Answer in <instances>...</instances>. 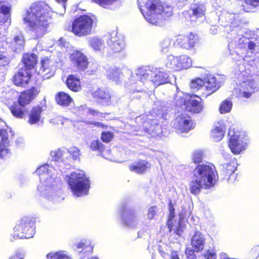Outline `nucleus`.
Returning a JSON list of instances; mask_svg holds the SVG:
<instances>
[{"label": "nucleus", "mask_w": 259, "mask_h": 259, "mask_svg": "<svg viewBox=\"0 0 259 259\" xmlns=\"http://www.w3.org/2000/svg\"><path fill=\"white\" fill-rule=\"evenodd\" d=\"M36 172L39 177L40 184L37 193L47 200L55 203L64 199L61 190V180L57 177L58 171L53 164H46L38 167Z\"/></svg>", "instance_id": "f257e3e1"}, {"label": "nucleus", "mask_w": 259, "mask_h": 259, "mask_svg": "<svg viewBox=\"0 0 259 259\" xmlns=\"http://www.w3.org/2000/svg\"><path fill=\"white\" fill-rule=\"evenodd\" d=\"M52 14L50 6L42 2L32 4L22 15L24 23L37 37L44 35L47 31Z\"/></svg>", "instance_id": "f03ea898"}, {"label": "nucleus", "mask_w": 259, "mask_h": 259, "mask_svg": "<svg viewBox=\"0 0 259 259\" xmlns=\"http://www.w3.org/2000/svg\"><path fill=\"white\" fill-rule=\"evenodd\" d=\"M218 179V174L213 164H199L193 170L189 186L190 191L194 195H197L203 189L212 188Z\"/></svg>", "instance_id": "7ed1b4c3"}, {"label": "nucleus", "mask_w": 259, "mask_h": 259, "mask_svg": "<svg viewBox=\"0 0 259 259\" xmlns=\"http://www.w3.org/2000/svg\"><path fill=\"white\" fill-rule=\"evenodd\" d=\"M138 4L146 20L153 25H160L162 20L172 13L171 7L159 0H138Z\"/></svg>", "instance_id": "20e7f679"}, {"label": "nucleus", "mask_w": 259, "mask_h": 259, "mask_svg": "<svg viewBox=\"0 0 259 259\" xmlns=\"http://www.w3.org/2000/svg\"><path fill=\"white\" fill-rule=\"evenodd\" d=\"M238 71L236 74L238 82L235 88L236 93L240 97L248 98L254 92L259 91V75L251 74V69L247 67L245 59L238 62Z\"/></svg>", "instance_id": "39448f33"}, {"label": "nucleus", "mask_w": 259, "mask_h": 259, "mask_svg": "<svg viewBox=\"0 0 259 259\" xmlns=\"http://www.w3.org/2000/svg\"><path fill=\"white\" fill-rule=\"evenodd\" d=\"M66 177L73 195L81 197L88 194L90 181L83 170H75L67 175Z\"/></svg>", "instance_id": "423d86ee"}, {"label": "nucleus", "mask_w": 259, "mask_h": 259, "mask_svg": "<svg viewBox=\"0 0 259 259\" xmlns=\"http://www.w3.org/2000/svg\"><path fill=\"white\" fill-rule=\"evenodd\" d=\"M136 76L137 83L149 79L155 85L158 86L169 81L168 73L157 68L150 70L145 67L139 68L136 70Z\"/></svg>", "instance_id": "0eeeda50"}, {"label": "nucleus", "mask_w": 259, "mask_h": 259, "mask_svg": "<svg viewBox=\"0 0 259 259\" xmlns=\"http://www.w3.org/2000/svg\"><path fill=\"white\" fill-rule=\"evenodd\" d=\"M191 214L190 206L187 204H183L179 210V219L177 221L175 219V208L169 204V214L167 221V226L170 231L174 230L178 235H181L186 228L184 220Z\"/></svg>", "instance_id": "6e6552de"}, {"label": "nucleus", "mask_w": 259, "mask_h": 259, "mask_svg": "<svg viewBox=\"0 0 259 259\" xmlns=\"http://www.w3.org/2000/svg\"><path fill=\"white\" fill-rule=\"evenodd\" d=\"M39 93L34 88L22 93L19 98V103L11 108L12 114L16 117L23 118L27 112L25 105L29 104Z\"/></svg>", "instance_id": "1a4fd4ad"}, {"label": "nucleus", "mask_w": 259, "mask_h": 259, "mask_svg": "<svg viewBox=\"0 0 259 259\" xmlns=\"http://www.w3.org/2000/svg\"><path fill=\"white\" fill-rule=\"evenodd\" d=\"M228 136L230 137L229 147L232 153L238 154L246 149L248 139L245 132L230 128Z\"/></svg>", "instance_id": "9d476101"}, {"label": "nucleus", "mask_w": 259, "mask_h": 259, "mask_svg": "<svg viewBox=\"0 0 259 259\" xmlns=\"http://www.w3.org/2000/svg\"><path fill=\"white\" fill-rule=\"evenodd\" d=\"M93 25V18L88 15H81L72 23L70 31L75 36L83 37L90 35Z\"/></svg>", "instance_id": "9b49d317"}, {"label": "nucleus", "mask_w": 259, "mask_h": 259, "mask_svg": "<svg viewBox=\"0 0 259 259\" xmlns=\"http://www.w3.org/2000/svg\"><path fill=\"white\" fill-rule=\"evenodd\" d=\"M35 234L34 223L28 218L22 219L14 228L13 236L14 239H29Z\"/></svg>", "instance_id": "f8f14e48"}, {"label": "nucleus", "mask_w": 259, "mask_h": 259, "mask_svg": "<svg viewBox=\"0 0 259 259\" xmlns=\"http://www.w3.org/2000/svg\"><path fill=\"white\" fill-rule=\"evenodd\" d=\"M153 114H157V118L163 116L161 113L157 114L154 110H153L151 115L147 116L143 115L136 118L137 122L141 121L143 129L153 136L158 135L161 132V126L157 122V119L155 120L152 118Z\"/></svg>", "instance_id": "ddd939ff"}, {"label": "nucleus", "mask_w": 259, "mask_h": 259, "mask_svg": "<svg viewBox=\"0 0 259 259\" xmlns=\"http://www.w3.org/2000/svg\"><path fill=\"white\" fill-rule=\"evenodd\" d=\"M108 77L115 82L121 81L123 77H129V81L131 84L137 83V77L133 75L131 70L127 68L120 69L115 67L109 68L107 71Z\"/></svg>", "instance_id": "4468645a"}, {"label": "nucleus", "mask_w": 259, "mask_h": 259, "mask_svg": "<svg viewBox=\"0 0 259 259\" xmlns=\"http://www.w3.org/2000/svg\"><path fill=\"white\" fill-rule=\"evenodd\" d=\"M172 125L179 133H187L193 128L190 117L185 114L178 116L172 122Z\"/></svg>", "instance_id": "2eb2a0df"}, {"label": "nucleus", "mask_w": 259, "mask_h": 259, "mask_svg": "<svg viewBox=\"0 0 259 259\" xmlns=\"http://www.w3.org/2000/svg\"><path fill=\"white\" fill-rule=\"evenodd\" d=\"M197 41V36L193 33L190 32L186 34L178 35L175 43L183 49L190 50L194 48Z\"/></svg>", "instance_id": "dca6fc26"}, {"label": "nucleus", "mask_w": 259, "mask_h": 259, "mask_svg": "<svg viewBox=\"0 0 259 259\" xmlns=\"http://www.w3.org/2000/svg\"><path fill=\"white\" fill-rule=\"evenodd\" d=\"M219 79L212 75H208L204 77V95L206 97L219 89L221 87Z\"/></svg>", "instance_id": "f3484780"}, {"label": "nucleus", "mask_w": 259, "mask_h": 259, "mask_svg": "<svg viewBox=\"0 0 259 259\" xmlns=\"http://www.w3.org/2000/svg\"><path fill=\"white\" fill-rule=\"evenodd\" d=\"M38 74L41 75L44 79H49L52 76L55 71L54 62L46 58L41 61L39 68L36 70Z\"/></svg>", "instance_id": "a211bd4d"}, {"label": "nucleus", "mask_w": 259, "mask_h": 259, "mask_svg": "<svg viewBox=\"0 0 259 259\" xmlns=\"http://www.w3.org/2000/svg\"><path fill=\"white\" fill-rule=\"evenodd\" d=\"M70 59L72 64L78 70H84L87 68L88 59L87 57L80 51L73 52Z\"/></svg>", "instance_id": "6ab92c4d"}, {"label": "nucleus", "mask_w": 259, "mask_h": 259, "mask_svg": "<svg viewBox=\"0 0 259 259\" xmlns=\"http://www.w3.org/2000/svg\"><path fill=\"white\" fill-rule=\"evenodd\" d=\"M110 37L107 44L113 52L118 53L124 49L125 45L122 36L117 35L116 32H112Z\"/></svg>", "instance_id": "aec40b11"}, {"label": "nucleus", "mask_w": 259, "mask_h": 259, "mask_svg": "<svg viewBox=\"0 0 259 259\" xmlns=\"http://www.w3.org/2000/svg\"><path fill=\"white\" fill-rule=\"evenodd\" d=\"M205 11L206 7L204 4L193 3L189 10V14H192L190 16L191 21L195 22L198 18H204Z\"/></svg>", "instance_id": "412c9836"}, {"label": "nucleus", "mask_w": 259, "mask_h": 259, "mask_svg": "<svg viewBox=\"0 0 259 259\" xmlns=\"http://www.w3.org/2000/svg\"><path fill=\"white\" fill-rule=\"evenodd\" d=\"M0 136H2L0 144V157L5 158L10 155L9 149L8 148L9 145L10 135L7 131L0 129Z\"/></svg>", "instance_id": "4be33fe9"}, {"label": "nucleus", "mask_w": 259, "mask_h": 259, "mask_svg": "<svg viewBox=\"0 0 259 259\" xmlns=\"http://www.w3.org/2000/svg\"><path fill=\"white\" fill-rule=\"evenodd\" d=\"M30 77V71L22 68L14 75L13 81L17 86H23L28 82Z\"/></svg>", "instance_id": "5701e85b"}, {"label": "nucleus", "mask_w": 259, "mask_h": 259, "mask_svg": "<svg viewBox=\"0 0 259 259\" xmlns=\"http://www.w3.org/2000/svg\"><path fill=\"white\" fill-rule=\"evenodd\" d=\"M93 98L103 105H108L112 103V97L109 93L102 89H98L92 94Z\"/></svg>", "instance_id": "b1692460"}, {"label": "nucleus", "mask_w": 259, "mask_h": 259, "mask_svg": "<svg viewBox=\"0 0 259 259\" xmlns=\"http://www.w3.org/2000/svg\"><path fill=\"white\" fill-rule=\"evenodd\" d=\"M125 210H123L122 217L124 225L130 228H136L140 223V219L139 215L135 212H130L126 217Z\"/></svg>", "instance_id": "393cba45"}, {"label": "nucleus", "mask_w": 259, "mask_h": 259, "mask_svg": "<svg viewBox=\"0 0 259 259\" xmlns=\"http://www.w3.org/2000/svg\"><path fill=\"white\" fill-rule=\"evenodd\" d=\"M205 242V236L199 231H196L191 238V245L196 252L202 250Z\"/></svg>", "instance_id": "a878e982"}, {"label": "nucleus", "mask_w": 259, "mask_h": 259, "mask_svg": "<svg viewBox=\"0 0 259 259\" xmlns=\"http://www.w3.org/2000/svg\"><path fill=\"white\" fill-rule=\"evenodd\" d=\"M79 255L81 258H84L91 254L93 250V246L90 240L81 241L77 244Z\"/></svg>", "instance_id": "bb28decb"}, {"label": "nucleus", "mask_w": 259, "mask_h": 259, "mask_svg": "<svg viewBox=\"0 0 259 259\" xmlns=\"http://www.w3.org/2000/svg\"><path fill=\"white\" fill-rule=\"evenodd\" d=\"M151 165L145 160L136 161L129 166L130 169L137 174H143L150 169Z\"/></svg>", "instance_id": "cd10ccee"}, {"label": "nucleus", "mask_w": 259, "mask_h": 259, "mask_svg": "<svg viewBox=\"0 0 259 259\" xmlns=\"http://www.w3.org/2000/svg\"><path fill=\"white\" fill-rule=\"evenodd\" d=\"M225 130V124L223 122H219L215 124L211 132V136L215 141H221L224 136Z\"/></svg>", "instance_id": "c85d7f7f"}, {"label": "nucleus", "mask_w": 259, "mask_h": 259, "mask_svg": "<svg viewBox=\"0 0 259 259\" xmlns=\"http://www.w3.org/2000/svg\"><path fill=\"white\" fill-rule=\"evenodd\" d=\"M37 56L34 53H27L23 55L22 62L24 65V69L29 71L34 68L37 62Z\"/></svg>", "instance_id": "c756f323"}, {"label": "nucleus", "mask_w": 259, "mask_h": 259, "mask_svg": "<svg viewBox=\"0 0 259 259\" xmlns=\"http://www.w3.org/2000/svg\"><path fill=\"white\" fill-rule=\"evenodd\" d=\"M10 7L5 5L4 0H0V25L9 21L10 24L11 19L9 14Z\"/></svg>", "instance_id": "7c9ffc66"}, {"label": "nucleus", "mask_w": 259, "mask_h": 259, "mask_svg": "<svg viewBox=\"0 0 259 259\" xmlns=\"http://www.w3.org/2000/svg\"><path fill=\"white\" fill-rule=\"evenodd\" d=\"M42 110L39 106L32 108L29 114L28 122L30 124H36L40 121Z\"/></svg>", "instance_id": "2f4dec72"}, {"label": "nucleus", "mask_w": 259, "mask_h": 259, "mask_svg": "<svg viewBox=\"0 0 259 259\" xmlns=\"http://www.w3.org/2000/svg\"><path fill=\"white\" fill-rule=\"evenodd\" d=\"M56 101L58 105L63 107H67L72 102L70 96L63 92H60L56 95Z\"/></svg>", "instance_id": "473e14b6"}, {"label": "nucleus", "mask_w": 259, "mask_h": 259, "mask_svg": "<svg viewBox=\"0 0 259 259\" xmlns=\"http://www.w3.org/2000/svg\"><path fill=\"white\" fill-rule=\"evenodd\" d=\"M88 44L96 52H101L104 48V42L100 37L95 36L89 39Z\"/></svg>", "instance_id": "72a5a7b5"}, {"label": "nucleus", "mask_w": 259, "mask_h": 259, "mask_svg": "<svg viewBox=\"0 0 259 259\" xmlns=\"http://www.w3.org/2000/svg\"><path fill=\"white\" fill-rule=\"evenodd\" d=\"M66 84L68 88L74 92H78L81 90L80 81L79 78L73 75L68 76Z\"/></svg>", "instance_id": "f704fd0d"}, {"label": "nucleus", "mask_w": 259, "mask_h": 259, "mask_svg": "<svg viewBox=\"0 0 259 259\" xmlns=\"http://www.w3.org/2000/svg\"><path fill=\"white\" fill-rule=\"evenodd\" d=\"M195 100L191 98L189 100V105L188 106V110L194 113H200L203 109V105L201 101V99Z\"/></svg>", "instance_id": "c9c22d12"}, {"label": "nucleus", "mask_w": 259, "mask_h": 259, "mask_svg": "<svg viewBox=\"0 0 259 259\" xmlns=\"http://www.w3.org/2000/svg\"><path fill=\"white\" fill-rule=\"evenodd\" d=\"M222 166L223 171L226 173L227 176H229V180L231 179V177H235V176L233 175L237 166V163L235 160H232L229 163H224Z\"/></svg>", "instance_id": "e433bc0d"}, {"label": "nucleus", "mask_w": 259, "mask_h": 259, "mask_svg": "<svg viewBox=\"0 0 259 259\" xmlns=\"http://www.w3.org/2000/svg\"><path fill=\"white\" fill-rule=\"evenodd\" d=\"M225 17L228 22L230 23V27H233L236 29L239 26L240 16L238 13H227Z\"/></svg>", "instance_id": "4c0bfd02"}, {"label": "nucleus", "mask_w": 259, "mask_h": 259, "mask_svg": "<svg viewBox=\"0 0 259 259\" xmlns=\"http://www.w3.org/2000/svg\"><path fill=\"white\" fill-rule=\"evenodd\" d=\"M12 48L15 51L22 50L24 46V40L21 34L16 35L12 41Z\"/></svg>", "instance_id": "58836bf2"}, {"label": "nucleus", "mask_w": 259, "mask_h": 259, "mask_svg": "<svg viewBox=\"0 0 259 259\" xmlns=\"http://www.w3.org/2000/svg\"><path fill=\"white\" fill-rule=\"evenodd\" d=\"M179 57H175L172 55L169 56L167 58V61L166 63V66L175 71H179Z\"/></svg>", "instance_id": "ea45409f"}, {"label": "nucleus", "mask_w": 259, "mask_h": 259, "mask_svg": "<svg viewBox=\"0 0 259 259\" xmlns=\"http://www.w3.org/2000/svg\"><path fill=\"white\" fill-rule=\"evenodd\" d=\"M233 103L231 99H227L223 101L219 107V111L221 114L230 112L232 108Z\"/></svg>", "instance_id": "a19ab883"}, {"label": "nucleus", "mask_w": 259, "mask_h": 259, "mask_svg": "<svg viewBox=\"0 0 259 259\" xmlns=\"http://www.w3.org/2000/svg\"><path fill=\"white\" fill-rule=\"evenodd\" d=\"M204 83V79H202L200 78H197L192 80L190 85L193 92L201 90L203 94V92H204V89H203Z\"/></svg>", "instance_id": "79ce46f5"}, {"label": "nucleus", "mask_w": 259, "mask_h": 259, "mask_svg": "<svg viewBox=\"0 0 259 259\" xmlns=\"http://www.w3.org/2000/svg\"><path fill=\"white\" fill-rule=\"evenodd\" d=\"M179 57L180 70L183 69H187L192 66L191 59L188 56L183 55Z\"/></svg>", "instance_id": "37998d69"}, {"label": "nucleus", "mask_w": 259, "mask_h": 259, "mask_svg": "<svg viewBox=\"0 0 259 259\" xmlns=\"http://www.w3.org/2000/svg\"><path fill=\"white\" fill-rule=\"evenodd\" d=\"M48 259H71L64 251L50 252L47 254Z\"/></svg>", "instance_id": "c03bdc74"}, {"label": "nucleus", "mask_w": 259, "mask_h": 259, "mask_svg": "<svg viewBox=\"0 0 259 259\" xmlns=\"http://www.w3.org/2000/svg\"><path fill=\"white\" fill-rule=\"evenodd\" d=\"M65 152L60 149L54 150L51 152L50 155L54 161V163H56L57 161H59L61 160L62 157L64 156Z\"/></svg>", "instance_id": "a18cd8bd"}, {"label": "nucleus", "mask_w": 259, "mask_h": 259, "mask_svg": "<svg viewBox=\"0 0 259 259\" xmlns=\"http://www.w3.org/2000/svg\"><path fill=\"white\" fill-rule=\"evenodd\" d=\"M118 0H93L96 4L104 8H109Z\"/></svg>", "instance_id": "49530a36"}, {"label": "nucleus", "mask_w": 259, "mask_h": 259, "mask_svg": "<svg viewBox=\"0 0 259 259\" xmlns=\"http://www.w3.org/2000/svg\"><path fill=\"white\" fill-rule=\"evenodd\" d=\"M90 148L93 151H98L101 152L103 151L104 149V146L102 144L101 142L98 140H97L92 142L90 144Z\"/></svg>", "instance_id": "de8ad7c7"}, {"label": "nucleus", "mask_w": 259, "mask_h": 259, "mask_svg": "<svg viewBox=\"0 0 259 259\" xmlns=\"http://www.w3.org/2000/svg\"><path fill=\"white\" fill-rule=\"evenodd\" d=\"M248 41V38L243 36L238 35L234 38V41L236 46H238L241 48H246V45Z\"/></svg>", "instance_id": "09e8293b"}, {"label": "nucleus", "mask_w": 259, "mask_h": 259, "mask_svg": "<svg viewBox=\"0 0 259 259\" xmlns=\"http://www.w3.org/2000/svg\"><path fill=\"white\" fill-rule=\"evenodd\" d=\"M68 153L71 156L72 158L74 160H76L79 159L80 155V150L78 148L75 147H71L68 149Z\"/></svg>", "instance_id": "8fccbe9b"}, {"label": "nucleus", "mask_w": 259, "mask_h": 259, "mask_svg": "<svg viewBox=\"0 0 259 259\" xmlns=\"http://www.w3.org/2000/svg\"><path fill=\"white\" fill-rule=\"evenodd\" d=\"M203 156V152L201 150H196L193 154V160L195 163L201 161Z\"/></svg>", "instance_id": "3c124183"}, {"label": "nucleus", "mask_w": 259, "mask_h": 259, "mask_svg": "<svg viewBox=\"0 0 259 259\" xmlns=\"http://www.w3.org/2000/svg\"><path fill=\"white\" fill-rule=\"evenodd\" d=\"M170 44L171 41L170 39H164L161 43V52L163 53L167 52Z\"/></svg>", "instance_id": "603ef678"}, {"label": "nucleus", "mask_w": 259, "mask_h": 259, "mask_svg": "<svg viewBox=\"0 0 259 259\" xmlns=\"http://www.w3.org/2000/svg\"><path fill=\"white\" fill-rule=\"evenodd\" d=\"M113 138V134L111 132H103L101 135L102 140L106 143L109 142Z\"/></svg>", "instance_id": "864d4df0"}, {"label": "nucleus", "mask_w": 259, "mask_h": 259, "mask_svg": "<svg viewBox=\"0 0 259 259\" xmlns=\"http://www.w3.org/2000/svg\"><path fill=\"white\" fill-rule=\"evenodd\" d=\"M205 259H216V254L213 250H208L204 254Z\"/></svg>", "instance_id": "5fc2aeb1"}, {"label": "nucleus", "mask_w": 259, "mask_h": 259, "mask_svg": "<svg viewBox=\"0 0 259 259\" xmlns=\"http://www.w3.org/2000/svg\"><path fill=\"white\" fill-rule=\"evenodd\" d=\"M84 111L86 113H89L91 115H92L93 116H97L99 117H103V116H102L103 114L98 112L97 110H92L89 108H86L84 109Z\"/></svg>", "instance_id": "6e6d98bb"}, {"label": "nucleus", "mask_w": 259, "mask_h": 259, "mask_svg": "<svg viewBox=\"0 0 259 259\" xmlns=\"http://www.w3.org/2000/svg\"><path fill=\"white\" fill-rule=\"evenodd\" d=\"M247 5H249L253 9L259 5V0H245Z\"/></svg>", "instance_id": "4d7b16f0"}, {"label": "nucleus", "mask_w": 259, "mask_h": 259, "mask_svg": "<svg viewBox=\"0 0 259 259\" xmlns=\"http://www.w3.org/2000/svg\"><path fill=\"white\" fill-rule=\"evenodd\" d=\"M250 252L254 258H257L259 256V245L254 246Z\"/></svg>", "instance_id": "13d9d810"}, {"label": "nucleus", "mask_w": 259, "mask_h": 259, "mask_svg": "<svg viewBox=\"0 0 259 259\" xmlns=\"http://www.w3.org/2000/svg\"><path fill=\"white\" fill-rule=\"evenodd\" d=\"M195 252H196L195 249L187 248L185 251V253L187 257L190 259H194L195 256Z\"/></svg>", "instance_id": "bf43d9fd"}, {"label": "nucleus", "mask_w": 259, "mask_h": 259, "mask_svg": "<svg viewBox=\"0 0 259 259\" xmlns=\"http://www.w3.org/2000/svg\"><path fill=\"white\" fill-rule=\"evenodd\" d=\"M156 207L155 206L151 207L148 209L147 213V217L149 219H152L153 218L156 213Z\"/></svg>", "instance_id": "052dcab7"}, {"label": "nucleus", "mask_w": 259, "mask_h": 259, "mask_svg": "<svg viewBox=\"0 0 259 259\" xmlns=\"http://www.w3.org/2000/svg\"><path fill=\"white\" fill-rule=\"evenodd\" d=\"M9 64V59L5 56L0 55V67L5 66Z\"/></svg>", "instance_id": "680f3d73"}, {"label": "nucleus", "mask_w": 259, "mask_h": 259, "mask_svg": "<svg viewBox=\"0 0 259 259\" xmlns=\"http://www.w3.org/2000/svg\"><path fill=\"white\" fill-rule=\"evenodd\" d=\"M246 47H247V48L249 50L252 51L254 50L255 47V44L253 41H251L249 38H248V41L246 43Z\"/></svg>", "instance_id": "e2e57ef3"}, {"label": "nucleus", "mask_w": 259, "mask_h": 259, "mask_svg": "<svg viewBox=\"0 0 259 259\" xmlns=\"http://www.w3.org/2000/svg\"><path fill=\"white\" fill-rule=\"evenodd\" d=\"M218 32V29L215 26H213L211 27V28L210 29V32L211 34H215L217 33Z\"/></svg>", "instance_id": "0e129e2a"}, {"label": "nucleus", "mask_w": 259, "mask_h": 259, "mask_svg": "<svg viewBox=\"0 0 259 259\" xmlns=\"http://www.w3.org/2000/svg\"><path fill=\"white\" fill-rule=\"evenodd\" d=\"M93 124L96 126L101 127L102 128H104L105 126L103 123L99 122H95Z\"/></svg>", "instance_id": "69168bd1"}, {"label": "nucleus", "mask_w": 259, "mask_h": 259, "mask_svg": "<svg viewBox=\"0 0 259 259\" xmlns=\"http://www.w3.org/2000/svg\"><path fill=\"white\" fill-rule=\"evenodd\" d=\"M59 3H62V6L64 10L65 9V3L67 0H56Z\"/></svg>", "instance_id": "338daca9"}, {"label": "nucleus", "mask_w": 259, "mask_h": 259, "mask_svg": "<svg viewBox=\"0 0 259 259\" xmlns=\"http://www.w3.org/2000/svg\"><path fill=\"white\" fill-rule=\"evenodd\" d=\"M23 255H22L21 257H18L17 256H16L15 257H11L10 259H23Z\"/></svg>", "instance_id": "774afa93"}]
</instances>
